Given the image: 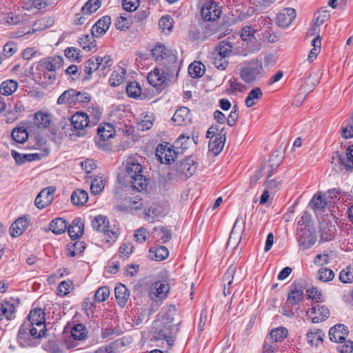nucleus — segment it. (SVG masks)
<instances>
[{
    "instance_id": "f257e3e1",
    "label": "nucleus",
    "mask_w": 353,
    "mask_h": 353,
    "mask_svg": "<svg viewBox=\"0 0 353 353\" xmlns=\"http://www.w3.org/2000/svg\"><path fill=\"white\" fill-rule=\"evenodd\" d=\"M176 312L175 305L170 304L163 307L156 319V341H165L168 347L172 346L179 331V323H173Z\"/></svg>"
},
{
    "instance_id": "f03ea898",
    "label": "nucleus",
    "mask_w": 353,
    "mask_h": 353,
    "mask_svg": "<svg viewBox=\"0 0 353 353\" xmlns=\"http://www.w3.org/2000/svg\"><path fill=\"white\" fill-rule=\"evenodd\" d=\"M143 159L137 154L128 157L124 162L125 182L133 190L141 192L146 190L148 179L143 175L141 165Z\"/></svg>"
},
{
    "instance_id": "7ed1b4c3",
    "label": "nucleus",
    "mask_w": 353,
    "mask_h": 353,
    "mask_svg": "<svg viewBox=\"0 0 353 353\" xmlns=\"http://www.w3.org/2000/svg\"><path fill=\"white\" fill-rule=\"evenodd\" d=\"M63 64L61 56L48 57L41 59L36 68V74L41 83H51L56 79V71Z\"/></svg>"
},
{
    "instance_id": "20e7f679",
    "label": "nucleus",
    "mask_w": 353,
    "mask_h": 353,
    "mask_svg": "<svg viewBox=\"0 0 353 353\" xmlns=\"http://www.w3.org/2000/svg\"><path fill=\"white\" fill-rule=\"evenodd\" d=\"M174 285L175 280L167 270L159 272L156 280V306L161 305L169 297Z\"/></svg>"
},
{
    "instance_id": "39448f33",
    "label": "nucleus",
    "mask_w": 353,
    "mask_h": 353,
    "mask_svg": "<svg viewBox=\"0 0 353 353\" xmlns=\"http://www.w3.org/2000/svg\"><path fill=\"white\" fill-rule=\"evenodd\" d=\"M92 228L103 234L105 243H114L118 239L120 232L116 225H110L109 221L105 216L98 215L92 221Z\"/></svg>"
},
{
    "instance_id": "423d86ee",
    "label": "nucleus",
    "mask_w": 353,
    "mask_h": 353,
    "mask_svg": "<svg viewBox=\"0 0 353 353\" xmlns=\"http://www.w3.org/2000/svg\"><path fill=\"white\" fill-rule=\"evenodd\" d=\"M45 335L46 333L40 332L29 323L23 322L18 332L17 341L21 347H34L39 343V340Z\"/></svg>"
},
{
    "instance_id": "0eeeda50",
    "label": "nucleus",
    "mask_w": 353,
    "mask_h": 353,
    "mask_svg": "<svg viewBox=\"0 0 353 353\" xmlns=\"http://www.w3.org/2000/svg\"><path fill=\"white\" fill-rule=\"evenodd\" d=\"M263 74L262 62L258 59H253L244 63L240 69V77L247 83H252L259 81Z\"/></svg>"
},
{
    "instance_id": "6e6552de",
    "label": "nucleus",
    "mask_w": 353,
    "mask_h": 353,
    "mask_svg": "<svg viewBox=\"0 0 353 353\" xmlns=\"http://www.w3.org/2000/svg\"><path fill=\"white\" fill-rule=\"evenodd\" d=\"M115 130L110 123L101 124L97 129V136L94 142L98 148L104 151H109L112 148V144L109 141L114 136Z\"/></svg>"
},
{
    "instance_id": "1a4fd4ad",
    "label": "nucleus",
    "mask_w": 353,
    "mask_h": 353,
    "mask_svg": "<svg viewBox=\"0 0 353 353\" xmlns=\"http://www.w3.org/2000/svg\"><path fill=\"white\" fill-rule=\"evenodd\" d=\"M180 151L176 150L174 146L168 142L160 143L156 148V158L161 163L170 165L175 161Z\"/></svg>"
},
{
    "instance_id": "9d476101",
    "label": "nucleus",
    "mask_w": 353,
    "mask_h": 353,
    "mask_svg": "<svg viewBox=\"0 0 353 353\" xmlns=\"http://www.w3.org/2000/svg\"><path fill=\"white\" fill-rule=\"evenodd\" d=\"M301 228L297 232V241L303 249H308L316 242V238L314 230L307 225L300 224Z\"/></svg>"
},
{
    "instance_id": "9b49d317",
    "label": "nucleus",
    "mask_w": 353,
    "mask_h": 353,
    "mask_svg": "<svg viewBox=\"0 0 353 353\" xmlns=\"http://www.w3.org/2000/svg\"><path fill=\"white\" fill-rule=\"evenodd\" d=\"M25 323H29L32 327L40 330L46 334V314L43 310L41 308H34L30 310L28 321H24Z\"/></svg>"
},
{
    "instance_id": "f8f14e48",
    "label": "nucleus",
    "mask_w": 353,
    "mask_h": 353,
    "mask_svg": "<svg viewBox=\"0 0 353 353\" xmlns=\"http://www.w3.org/2000/svg\"><path fill=\"white\" fill-rule=\"evenodd\" d=\"M196 168L197 163L194 158L188 157L177 165L176 173L179 177L186 179L193 175Z\"/></svg>"
},
{
    "instance_id": "ddd939ff",
    "label": "nucleus",
    "mask_w": 353,
    "mask_h": 353,
    "mask_svg": "<svg viewBox=\"0 0 353 353\" xmlns=\"http://www.w3.org/2000/svg\"><path fill=\"white\" fill-rule=\"evenodd\" d=\"M221 12L220 6L216 3L209 1L203 6L201 14L205 21H214L220 17Z\"/></svg>"
},
{
    "instance_id": "4468645a",
    "label": "nucleus",
    "mask_w": 353,
    "mask_h": 353,
    "mask_svg": "<svg viewBox=\"0 0 353 353\" xmlns=\"http://www.w3.org/2000/svg\"><path fill=\"white\" fill-rule=\"evenodd\" d=\"M55 188L49 186L43 189L37 196L34 204L39 209H43L51 203L54 199Z\"/></svg>"
},
{
    "instance_id": "2eb2a0df",
    "label": "nucleus",
    "mask_w": 353,
    "mask_h": 353,
    "mask_svg": "<svg viewBox=\"0 0 353 353\" xmlns=\"http://www.w3.org/2000/svg\"><path fill=\"white\" fill-rule=\"evenodd\" d=\"M176 55L163 44H156V61H162L165 65L174 63Z\"/></svg>"
},
{
    "instance_id": "dca6fc26",
    "label": "nucleus",
    "mask_w": 353,
    "mask_h": 353,
    "mask_svg": "<svg viewBox=\"0 0 353 353\" xmlns=\"http://www.w3.org/2000/svg\"><path fill=\"white\" fill-rule=\"evenodd\" d=\"M307 315L311 318L313 323H318L329 317L330 310L324 305H316L307 312Z\"/></svg>"
},
{
    "instance_id": "f3484780",
    "label": "nucleus",
    "mask_w": 353,
    "mask_h": 353,
    "mask_svg": "<svg viewBox=\"0 0 353 353\" xmlns=\"http://www.w3.org/2000/svg\"><path fill=\"white\" fill-rule=\"evenodd\" d=\"M226 140V132L224 128H221L219 132V135L215 137L212 139H210L208 148L209 150L214 155L219 154L223 148Z\"/></svg>"
},
{
    "instance_id": "a211bd4d",
    "label": "nucleus",
    "mask_w": 353,
    "mask_h": 353,
    "mask_svg": "<svg viewBox=\"0 0 353 353\" xmlns=\"http://www.w3.org/2000/svg\"><path fill=\"white\" fill-rule=\"evenodd\" d=\"M296 17V11L292 8L283 9L277 15V23L280 27H288Z\"/></svg>"
},
{
    "instance_id": "6ab92c4d",
    "label": "nucleus",
    "mask_w": 353,
    "mask_h": 353,
    "mask_svg": "<svg viewBox=\"0 0 353 353\" xmlns=\"http://www.w3.org/2000/svg\"><path fill=\"white\" fill-rule=\"evenodd\" d=\"M111 24V18L105 16L99 19L92 28V35L95 37H100L103 35L109 29Z\"/></svg>"
},
{
    "instance_id": "aec40b11",
    "label": "nucleus",
    "mask_w": 353,
    "mask_h": 353,
    "mask_svg": "<svg viewBox=\"0 0 353 353\" xmlns=\"http://www.w3.org/2000/svg\"><path fill=\"white\" fill-rule=\"evenodd\" d=\"M202 29H203V34L201 35L199 33H196L194 30H192L190 31V37L192 39H206L211 35L214 34L218 30L217 25L212 23H208L207 21L205 23L202 24Z\"/></svg>"
},
{
    "instance_id": "412c9836",
    "label": "nucleus",
    "mask_w": 353,
    "mask_h": 353,
    "mask_svg": "<svg viewBox=\"0 0 353 353\" xmlns=\"http://www.w3.org/2000/svg\"><path fill=\"white\" fill-rule=\"evenodd\" d=\"M245 229V221L242 217L238 216L231 231L229 243H236L239 242Z\"/></svg>"
},
{
    "instance_id": "4be33fe9",
    "label": "nucleus",
    "mask_w": 353,
    "mask_h": 353,
    "mask_svg": "<svg viewBox=\"0 0 353 353\" xmlns=\"http://www.w3.org/2000/svg\"><path fill=\"white\" fill-rule=\"evenodd\" d=\"M71 125L76 130H83L89 125V117L87 114L78 112L70 119Z\"/></svg>"
},
{
    "instance_id": "5701e85b",
    "label": "nucleus",
    "mask_w": 353,
    "mask_h": 353,
    "mask_svg": "<svg viewBox=\"0 0 353 353\" xmlns=\"http://www.w3.org/2000/svg\"><path fill=\"white\" fill-rule=\"evenodd\" d=\"M347 334V327L343 324L334 325L331 327L329 332L330 339L336 343H339L340 341L344 340Z\"/></svg>"
},
{
    "instance_id": "b1692460",
    "label": "nucleus",
    "mask_w": 353,
    "mask_h": 353,
    "mask_svg": "<svg viewBox=\"0 0 353 353\" xmlns=\"http://www.w3.org/2000/svg\"><path fill=\"white\" fill-rule=\"evenodd\" d=\"M190 110L186 107H181L174 114L172 119L177 125H187L191 120Z\"/></svg>"
},
{
    "instance_id": "393cba45",
    "label": "nucleus",
    "mask_w": 353,
    "mask_h": 353,
    "mask_svg": "<svg viewBox=\"0 0 353 353\" xmlns=\"http://www.w3.org/2000/svg\"><path fill=\"white\" fill-rule=\"evenodd\" d=\"M169 76L168 72L156 68V93H159L168 87Z\"/></svg>"
},
{
    "instance_id": "a878e982",
    "label": "nucleus",
    "mask_w": 353,
    "mask_h": 353,
    "mask_svg": "<svg viewBox=\"0 0 353 353\" xmlns=\"http://www.w3.org/2000/svg\"><path fill=\"white\" fill-rule=\"evenodd\" d=\"M28 226V221L26 217H19L10 228V234L12 237L19 236Z\"/></svg>"
},
{
    "instance_id": "bb28decb",
    "label": "nucleus",
    "mask_w": 353,
    "mask_h": 353,
    "mask_svg": "<svg viewBox=\"0 0 353 353\" xmlns=\"http://www.w3.org/2000/svg\"><path fill=\"white\" fill-rule=\"evenodd\" d=\"M84 223L80 218L75 219L68 226V232L70 236L73 239H78L83 235Z\"/></svg>"
},
{
    "instance_id": "cd10ccee",
    "label": "nucleus",
    "mask_w": 353,
    "mask_h": 353,
    "mask_svg": "<svg viewBox=\"0 0 353 353\" xmlns=\"http://www.w3.org/2000/svg\"><path fill=\"white\" fill-rule=\"evenodd\" d=\"M97 72L99 76L100 63L98 61L97 57H92L88 60L84 64V72L88 75L84 79H90L91 74L94 72Z\"/></svg>"
},
{
    "instance_id": "c85d7f7f",
    "label": "nucleus",
    "mask_w": 353,
    "mask_h": 353,
    "mask_svg": "<svg viewBox=\"0 0 353 353\" xmlns=\"http://www.w3.org/2000/svg\"><path fill=\"white\" fill-rule=\"evenodd\" d=\"M115 297L118 304L121 307H124L129 299L130 293L123 284H119L114 288Z\"/></svg>"
},
{
    "instance_id": "c756f323",
    "label": "nucleus",
    "mask_w": 353,
    "mask_h": 353,
    "mask_svg": "<svg viewBox=\"0 0 353 353\" xmlns=\"http://www.w3.org/2000/svg\"><path fill=\"white\" fill-rule=\"evenodd\" d=\"M172 236V230L166 225L156 227V241L161 243L168 242Z\"/></svg>"
},
{
    "instance_id": "7c9ffc66",
    "label": "nucleus",
    "mask_w": 353,
    "mask_h": 353,
    "mask_svg": "<svg viewBox=\"0 0 353 353\" xmlns=\"http://www.w3.org/2000/svg\"><path fill=\"white\" fill-rule=\"evenodd\" d=\"M67 228V223L63 219L57 218L50 221L48 230L52 231L55 234H61L65 232Z\"/></svg>"
},
{
    "instance_id": "2f4dec72",
    "label": "nucleus",
    "mask_w": 353,
    "mask_h": 353,
    "mask_svg": "<svg viewBox=\"0 0 353 353\" xmlns=\"http://www.w3.org/2000/svg\"><path fill=\"white\" fill-rule=\"evenodd\" d=\"M174 20L168 14L164 15L159 19V28L161 32L165 35L170 34L173 29Z\"/></svg>"
},
{
    "instance_id": "473e14b6",
    "label": "nucleus",
    "mask_w": 353,
    "mask_h": 353,
    "mask_svg": "<svg viewBox=\"0 0 353 353\" xmlns=\"http://www.w3.org/2000/svg\"><path fill=\"white\" fill-rule=\"evenodd\" d=\"M88 200V194L85 190L77 189L71 194V202L74 205H83Z\"/></svg>"
},
{
    "instance_id": "72a5a7b5",
    "label": "nucleus",
    "mask_w": 353,
    "mask_h": 353,
    "mask_svg": "<svg viewBox=\"0 0 353 353\" xmlns=\"http://www.w3.org/2000/svg\"><path fill=\"white\" fill-rule=\"evenodd\" d=\"M263 97V92L260 88L255 87L248 93L245 104L248 108L254 105Z\"/></svg>"
},
{
    "instance_id": "f704fd0d",
    "label": "nucleus",
    "mask_w": 353,
    "mask_h": 353,
    "mask_svg": "<svg viewBox=\"0 0 353 353\" xmlns=\"http://www.w3.org/2000/svg\"><path fill=\"white\" fill-rule=\"evenodd\" d=\"M236 271V267L230 265L224 274L223 280L224 282L223 293L225 295H226V292L228 294L230 293V288L233 282Z\"/></svg>"
},
{
    "instance_id": "c9c22d12",
    "label": "nucleus",
    "mask_w": 353,
    "mask_h": 353,
    "mask_svg": "<svg viewBox=\"0 0 353 353\" xmlns=\"http://www.w3.org/2000/svg\"><path fill=\"white\" fill-rule=\"evenodd\" d=\"M75 90L69 89L63 92L58 98L57 103L58 104H68L69 105H75Z\"/></svg>"
},
{
    "instance_id": "e433bc0d",
    "label": "nucleus",
    "mask_w": 353,
    "mask_h": 353,
    "mask_svg": "<svg viewBox=\"0 0 353 353\" xmlns=\"http://www.w3.org/2000/svg\"><path fill=\"white\" fill-rule=\"evenodd\" d=\"M15 307L12 303L3 302L0 304V321L4 317L8 320L12 319L15 312Z\"/></svg>"
},
{
    "instance_id": "4c0bfd02",
    "label": "nucleus",
    "mask_w": 353,
    "mask_h": 353,
    "mask_svg": "<svg viewBox=\"0 0 353 353\" xmlns=\"http://www.w3.org/2000/svg\"><path fill=\"white\" fill-rule=\"evenodd\" d=\"M11 155L15 160L16 163L19 165L23 164L27 161L38 160L39 159V155L38 154H21L15 150L11 151Z\"/></svg>"
},
{
    "instance_id": "58836bf2",
    "label": "nucleus",
    "mask_w": 353,
    "mask_h": 353,
    "mask_svg": "<svg viewBox=\"0 0 353 353\" xmlns=\"http://www.w3.org/2000/svg\"><path fill=\"white\" fill-rule=\"evenodd\" d=\"M18 88V83L14 80H7L1 83L0 93L5 96H9L14 92Z\"/></svg>"
},
{
    "instance_id": "ea45409f",
    "label": "nucleus",
    "mask_w": 353,
    "mask_h": 353,
    "mask_svg": "<svg viewBox=\"0 0 353 353\" xmlns=\"http://www.w3.org/2000/svg\"><path fill=\"white\" fill-rule=\"evenodd\" d=\"M133 22L132 15L123 14L117 19L115 26L118 30H125L131 26Z\"/></svg>"
},
{
    "instance_id": "a19ab883",
    "label": "nucleus",
    "mask_w": 353,
    "mask_h": 353,
    "mask_svg": "<svg viewBox=\"0 0 353 353\" xmlns=\"http://www.w3.org/2000/svg\"><path fill=\"white\" fill-rule=\"evenodd\" d=\"M324 334L319 329L312 330L307 334L308 343L314 346H318L323 341Z\"/></svg>"
},
{
    "instance_id": "79ce46f5",
    "label": "nucleus",
    "mask_w": 353,
    "mask_h": 353,
    "mask_svg": "<svg viewBox=\"0 0 353 353\" xmlns=\"http://www.w3.org/2000/svg\"><path fill=\"white\" fill-rule=\"evenodd\" d=\"M125 77V70L121 68L117 71H113L109 79V83L111 86L117 87L124 81Z\"/></svg>"
},
{
    "instance_id": "37998d69",
    "label": "nucleus",
    "mask_w": 353,
    "mask_h": 353,
    "mask_svg": "<svg viewBox=\"0 0 353 353\" xmlns=\"http://www.w3.org/2000/svg\"><path fill=\"white\" fill-rule=\"evenodd\" d=\"M190 141V137L187 134H181L178 139L174 142L172 145L176 150L180 151L182 153L185 150L188 148Z\"/></svg>"
},
{
    "instance_id": "c03bdc74",
    "label": "nucleus",
    "mask_w": 353,
    "mask_h": 353,
    "mask_svg": "<svg viewBox=\"0 0 353 353\" xmlns=\"http://www.w3.org/2000/svg\"><path fill=\"white\" fill-rule=\"evenodd\" d=\"M11 136L17 143H23L28 140V134L26 128L17 127L12 130Z\"/></svg>"
},
{
    "instance_id": "a18cd8bd",
    "label": "nucleus",
    "mask_w": 353,
    "mask_h": 353,
    "mask_svg": "<svg viewBox=\"0 0 353 353\" xmlns=\"http://www.w3.org/2000/svg\"><path fill=\"white\" fill-rule=\"evenodd\" d=\"M34 124L39 128H46L50 124V119L49 114L43 112H37L34 114Z\"/></svg>"
},
{
    "instance_id": "49530a36",
    "label": "nucleus",
    "mask_w": 353,
    "mask_h": 353,
    "mask_svg": "<svg viewBox=\"0 0 353 353\" xmlns=\"http://www.w3.org/2000/svg\"><path fill=\"white\" fill-rule=\"evenodd\" d=\"M93 37H90L89 35L83 36L79 39V45L83 48V49L88 52L96 51L97 44L96 41L93 39Z\"/></svg>"
},
{
    "instance_id": "de8ad7c7",
    "label": "nucleus",
    "mask_w": 353,
    "mask_h": 353,
    "mask_svg": "<svg viewBox=\"0 0 353 353\" xmlns=\"http://www.w3.org/2000/svg\"><path fill=\"white\" fill-rule=\"evenodd\" d=\"M98 61L100 63L99 76H105L109 70V68L113 64V60L110 56L105 55L103 57H97Z\"/></svg>"
},
{
    "instance_id": "09e8293b",
    "label": "nucleus",
    "mask_w": 353,
    "mask_h": 353,
    "mask_svg": "<svg viewBox=\"0 0 353 353\" xmlns=\"http://www.w3.org/2000/svg\"><path fill=\"white\" fill-rule=\"evenodd\" d=\"M205 71V66L199 61H194L188 67V72L193 78L201 77Z\"/></svg>"
},
{
    "instance_id": "8fccbe9b",
    "label": "nucleus",
    "mask_w": 353,
    "mask_h": 353,
    "mask_svg": "<svg viewBox=\"0 0 353 353\" xmlns=\"http://www.w3.org/2000/svg\"><path fill=\"white\" fill-rule=\"evenodd\" d=\"M312 49L308 54L307 59L310 62H312L321 51V39L320 36H316L312 41Z\"/></svg>"
},
{
    "instance_id": "3c124183",
    "label": "nucleus",
    "mask_w": 353,
    "mask_h": 353,
    "mask_svg": "<svg viewBox=\"0 0 353 353\" xmlns=\"http://www.w3.org/2000/svg\"><path fill=\"white\" fill-rule=\"evenodd\" d=\"M21 1L22 8L27 10L34 8L41 9L47 5L44 0H21Z\"/></svg>"
},
{
    "instance_id": "603ef678",
    "label": "nucleus",
    "mask_w": 353,
    "mask_h": 353,
    "mask_svg": "<svg viewBox=\"0 0 353 353\" xmlns=\"http://www.w3.org/2000/svg\"><path fill=\"white\" fill-rule=\"evenodd\" d=\"M101 6V0H88L81 8L83 14H91L96 12Z\"/></svg>"
},
{
    "instance_id": "864d4df0",
    "label": "nucleus",
    "mask_w": 353,
    "mask_h": 353,
    "mask_svg": "<svg viewBox=\"0 0 353 353\" xmlns=\"http://www.w3.org/2000/svg\"><path fill=\"white\" fill-rule=\"evenodd\" d=\"M71 336L75 340H83L87 336L85 327L81 323L75 325L71 330Z\"/></svg>"
},
{
    "instance_id": "5fc2aeb1",
    "label": "nucleus",
    "mask_w": 353,
    "mask_h": 353,
    "mask_svg": "<svg viewBox=\"0 0 353 353\" xmlns=\"http://www.w3.org/2000/svg\"><path fill=\"white\" fill-rule=\"evenodd\" d=\"M334 272L327 268H321L319 270L316 279L321 282H328L334 279Z\"/></svg>"
},
{
    "instance_id": "6e6d98bb",
    "label": "nucleus",
    "mask_w": 353,
    "mask_h": 353,
    "mask_svg": "<svg viewBox=\"0 0 353 353\" xmlns=\"http://www.w3.org/2000/svg\"><path fill=\"white\" fill-rule=\"evenodd\" d=\"M126 92L130 97L136 99L141 96V88L137 82H130L126 86Z\"/></svg>"
},
{
    "instance_id": "4d7b16f0",
    "label": "nucleus",
    "mask_w": 353,
    "mask_h": 353,
    "mask_svg": "<svg viewBox=\"0 0 353 353\" xmlns=\"http://www.w3.org/2000/svg\"><path fill=\"white\" fill-rule=\"evenodd\" d=\"M170 210V204L167 201H159L156 205V217H164Z\"/></svg>"
},
{
    "instance_id": "13d9d810",
    "label": "nucleus",
    "mask_w": 353,
    "mask_h": 353,
    "mask_svg": "<svg viewBox=\"0 0 353 353\" xmlns=\"http://www.w3.org/2000/svg\"><path fill=\"white\" fill-rule=\"evenodd\" d=\"M303 296V290L297 289L292 290L288 294V303L292 305H296L302 301Z\"/></svg>"
},
{
    "instance_id": "bf43d9fd",
    "label": "nucleus",
    "mask_w": 353,
    "mask_h": 353,
    "mask_svg": "<svg viewBox=\"0 0 353 353\" xmlns=\"http://www.w3.org/2000/svg\"><path fill=\"white\" fill-rule=\"evenodd\" d=\"M288 335V330L283 327H276L273 329L270 333V336L274 342L281 341Z\"/></svg>"
},
{
    "instance_id": "052dcab7",
    "label": "nucleus",
    "mask_w": 353,
    "mask_h": 353,
    "mask_svg": "<svg viewBox=\"0 0 353 353\" xmlns=\"http://www.w3.org/2000/svg\"><path fill=\"white\" fill-rule=\"evenodd\" d=\"M104 180L101 176H97L92 181L90 185L91 193L99 194L104 189Z\"/></svg>"
},
{
    "instance_id": "680f3d73",
    "label": "nucleus",
    "mask_w": 353,
    "mask_h": 353,
    "mask_svg": "<svg viewBox=\"0 0 353 353\" xmlns=\"http://www.w3.org/2000/svg\"><path fill=\"white\" fill-rule=\"evenodd\" d=\"M140 285L142 288L143 291H148L149 296L151 299H154V292H152L154 282L152 277L145 278L141 280Z\"/></svg>"
},
{
    "instance_id": "e2e57ef3",
    "label": "nucleus",
    "mask_w": 353,
    "mask_h": 353,
    "mask_svg": "<svg viewBox=\"0 0 353 353\" xmlns=\"http://www.w3.org/2000/svg\"><path fill=\"white\" fill-rule=\"evenodd\" d=\"M212 63L217 69L222 70H225L228 65L227 58L223 57L216 52L213 54Z\"/></svg>"
},
{
    "instance_id": "0e129e2a",
    "label": "nucleus",
    "mask_w": 353,
    "mask_h": 353,
    "mask_svg": "<svg viewBox=\"0 0 353 353\" xmlns=\"http://www.w3.org/2000/svg\"><path fill=\"white\" fill-rule=\"evenodd\" d=\"M232 50V46L230 42L223 41L220 43L219 48L216 49V53L228 58Z\"/></svg>"
},
{
    "instance_id": "69168bd1",
    "label": "nucleus",
    "mask_w": 353,
    "mask_h": 353,
    "mask_svg": "<svg viewBox=\"0 0 353 353\" xmlns=\"http://www.w3.org/2000/svg\"><path fill=\"white\" fill-rule=\"evenodd\" d=\"M341 161L347 169H353V145L348 148L345 157L341 158Z\"/></svg>"
},
{
    "instance_id": "338daca9",
    "label": "nucleus",
    "mask_w": 353,
    "mask_h": 353,
    "mask_svg": "<svg viewBox=\"0 0 353 353\" xmlns=\"http://www.w3.org/2000/svg\"><path fill=\"white\" fill-rule=\"evenodd\" d=\"M338 343L337 350L340 353H351L353 351V341L345 339Z\"/></svg>"
},
{
    "instance_id": "774afa93",
    "label": "nucleus",
    "mask_w": 353,
    "mask_h": 353,
    "mask_svg": "<svg viewBox=\"0 0 353 353\" xmlns=\"http://www.w3.org/2000/svg\"><path fill=\"white\" fill-rule=\"evenodd\" d=\"M339 279L345 283H352L353 281V269L347 268L342 270L339 274Z\"/></svg>"
}]
</instances>
